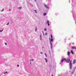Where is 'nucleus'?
I'll use <instances>...</instances> for the list:
<instances>
[{"instance_id": "f257e3e1", "label": "nucleus", "mask_w": 76, "mask_h": 76, "mask_svg": "<svg viewBox=\"0 0 76 76\" xmlns=\"http://www.w3.org/2000/svg\"><path fill=\"white\" fill-rule=\"evenodd\" d=\"M66 61L67 63H70V62L71 61V63H72V60H70V59L69 58H68L67 59H66Z\"/></svg>"}, {"instance_id": "f03ea898", "label": "nucleus", "mask_w": 76, "mask_h": 76, "mask_svg": "<svg viewBox=\"0 0 76 76\" xmlns=\"http://www.w3.org/2000/svg\"><path fill=\"white\" fill-rule=\"evenodd\" d=\"M71 61L70 62V63L69 64L70 66V69H72V64L71 63Z\"/></svg>"}, {"instance_id": "7ed1b4c3", "label": "nucleus", "mask_w": 76, "mask_h": 76, "mask_svg": "<svg viewBox=\"0 0 76 76\" xmlns=\"http://www.w3.org/2000/svg\"><path fill=\"white\" fill-rule=\"evenodd\" d=\"M64 61H66V59L65 58H64L63 59H62L61 61V62H63Z\"/></svg>"}, {"instance_id": "20e7f679", "label": "nucleus", "mask_w": 76, "mask_h": 76, "mask_svg": "<svg viewBox=\"0 0 76 76\" xmlns=\"http://www.w3.org/2000/svg\"><path fill=\"white\" fill-rule=\"evenodd\" d=\"M76 59H74L73 60V64H75V63H76Z\"/></svg>"}, {"instance_id": "39448f33", "label": "nucleus", "mask_w": 76, "mask_h": 76, "mask_svg": "<svg viewBox=\"0 0 76 76\" xmlns=\"http://www.w3.org/2000/svg\"><path fill=\"white\" fill-rule=\"evenodd\" d=\"M72 49H76V48L75 47L72 46L71 47Z\"/></svg>"}, {"instance_id": "423d86ee", "label": "nucleus", "mask_w": 76, "mask_h": 76, "mask_svg": "<svg viewBox=\"0 0 76 76\" xmlns=\"http://www.w3.org/2000/svg\"><path fill=\"white\" fill-rule=\"evenodd\" d=\"M50 22H49V21H47V23H48V26H50Z\"/></svg>"}, {"instance_id": "0eeeda50", "label": "nucleus", "mask_w": 76, "mask_h": 76, "mask_svg": "<svg viewBox=\"0 0 76 76\" xmlns=\"http://www.w3.org/2000/svg\"><path fill=\"white\" fill-rule=\"evenodd\" d=\"M50 44H51V49H52V48H53L52 46V43L51 42H50Z\"/></svg>"}, {"instance_id": "6e6552de", "label": "nucleus", "mask_w": 76, "mask_h": 76, "mask_svg": "<svg viewBox=\"0 0 76 76\" xmlns=\"http://www.w3.org/2000/svg\"><path fill=\"white\" fill-rule=\"evenodd\" d=\"M67 54L68 56H70V52H68Z\"/></svg>"}, {"instance_id": "1a4fd4ad", "label": "nucleus", "mask_w": 76, "mask_h": 76, "mask_svg": "<svg viewBox=\"0 0 76 76\" xmlns=\"http://www.w3.org/2000/svg\"><path fill=\"white\" fill-rule=\"evenodd\" d=\"M50 42H53V39L51 38V39L50 40Z\"/></svg>"}, {"instance_id": "9d476101", "label": "nucleus", "mask_w": 76, "mask_h": 76, "mask_svg": "<svg viewBox=\"0 0 76 76\" xmlns=\"http://www.w3.org/2000/svg\"><path fill=\"white\" fill-rule=\"evenodd\" d=\"M45 7H46V8H48V6H47V5H45Z\"/></svg>"}, {"instance_id": "9b49d317", "label": "nucleus", "mask_w": 76, "mask_h": 76, "mask_svg": "<svg viewBox=\"0 0 76 76\" xmlns=\"http://www.w3.org/2000/svg\"><path fill=\"white\" fill-rule=\"evenodd\" d=\"M71 53L72 54H74V53H73V50H72L71 51Z\"/></svg>"}, {"instance_id": "f8f14e48", "label": "nucleus", "mask_w": 76, "mask_h": 76, "mask_svg": "<svg viewBox=\"0 0 76 76\" xmlns=\"http://www.w3.org/2000/svg\"><path fill=\"white\" fill-rule=\"evenodd\" d=\"M46 14H47V13H44L43 14V15H44V16H45Z\"/></svg>"}, {"instance_id": "ddd939ff", "label": "nucleus", "mask_w": 76, "mask_h": 76, "mask_svg": "<svg viewBox=\"0 0 76 76\" xmlns=\"http://www.w3.org/2000/svg\"><path fill=\"white\" fill-rule=\"evenodd\" d=\"M45 60L46 61V63H47L48 61H47V58H45Z\"/></svg>"}, {"instance_id": "4468645a", "label": "nucleus", "mask_w": 76, "mask_h": 76, "mask_svg": "<svg viewBox=\"0 0 76 76\" xmlns=\"http://www.w3.org/2000/svg\"><path fill=\"white\" fill-rule=\"evenodd\" d=\"M47 31V28H45L44 29V31Z\"/></svg>"}, {"instance_id": "2eb2a0df", "label": "nucleus", "mask_w": 76, "mask_h": 76, "mask_svg": "<svg viewBox=\"0 0 76 76\" xmlns=\"http://www.w3.org/2000/svg\"><path fill=\"white\" fill-rule=\"evenodd\" d=\"M34 11H35V12L36 13H37V10H34Z\"/></svg>"}, {"instance_id": "dca6fc26", "label": "nucleus", "mask_w": 76, "mask_h": 76, "mask_svg": "<svg viewBox=\"0 0 76 76\" xmlns=\"http://www.w3.org/2000/svg\"><path fill=\"white\" fill-rule=\"evenodd\" d=\"M50 36L51 38H53V36H52V35L51 34Z\"/></svg>"}, {"instance_id": "f3484780", "label": "nucleus", "mask_w": 76, "mask_h": 76, "mask_svg": "<svg viewBox=\"0 0 76 76\" xmlns=\"http://www.w3.org/2000/svg\"><path fill=\"white\" fill-rule=\"evenodd\" d=\"M18 9H22V7H19L18 8Z\"/></svg>"}, {"instance_id": "a211bd4d", "label": "nucleus", "mask_w": 76, "mask_h": 76, "mask_svg": "<svg viewBox=\"0 0 76 76\" xmlns=\"http://www.w3.org/2000/svg\"><path fill=\"white\" fill-rule=\"evenodd\" d=\"M5 73H7V72H5L4 73V74H5Z\"/></svg>"}, {"instance_id": "6ab92c4d", "label": "nucleus", "mask_w": 76, "mask_h": 76, "mask_svg": "<svg viewBox=\"0 0 76 76\" xmlns=\"http://www.w3.org/2000/svg\"><path fill=\"white\" fill-rule=\"evenodd\" d=\"M3 31V30H1V31L0 30V32H2V31Z\"/></svg>"}, {"instance_id": "aec40b11", "label": "nucleus", "mask_w": 76, "mask_h": 76, "mask_svg": "<svg viewBox=\"0 0 76 76\" xmlns=\"http://www.w3.org/2000/svg\"><path fill=\"white\" fill-rule=\"evenodd\" d=\"M40 40H41V35L40 36Z\"/></svg>"}, {"instance_id": "412c9836", "label": "nucleus", "mask_w": 76, "mask_h": 76, "mask_svg": "<svg viewBox=\"0 0 76 76\" xmlns=\"http://www.w3.org/2000/svg\"><path fill=\"white\" fill-rule=\"evenodd\" d=\"M30 61H34V59H31Z\"/></svg>"}, {"instance_id": "4be33fe9", "label": "nucleus", "mask_w": 76, "mask_h": 76, "mask_svg": "<svg viewBox=\"0 0 76 76\" xmlns=\"http://www.w3.org/2000/svg\"><path fill=\"white\" fill-rule=\"evenodd\" d=\"M45 35H47V33H46L45 34Z\"/></svg>"}, {"instance_id": "5701e85b", "label": "nucleus", "mask_w": 76, "mask_h": 76, "mask_svg": "<svg viewBox=\"0 0 76 76\" xmlns=\"http://www.w3.org/2000/svg\"><path fill=\"white\" fill-rule=\"evenodd\" d=\"M5 45H7V43H5Z\"/></svg>"}, {"instance_id": "b1692460", "label": "nucleus", "mask_w": 76, "mask_h": 76, "mask_svg": "<svg viewBox=\"0 0 76 76\" xmlns=\"http://www.w3.org/2000/svg\"><path fill=\"white\" fill-rule=\"evenodd\" d=\"M3 10H4V9H3L2 10H1V12H3Z\"/></svg>"}, {"instance_id": "393cba45", "label": "nucleus", "mask_w": 76, "mask_h": 76, "mask_svg": "<svg viewBox=\"0 0 76 76\" xmlns=\"http://www.w3.org/2000/svg\"><path fill=\"white\" fill-rule=\"evenodd\" d=\"M9 23H7V25H9Z\"/></svg>"}, {"instance_id": "a878e982", "label": "nucleus", "mask_w": 76, "mask_h": 76, "mask_svg": "<svg viewBox=\"0 0 76 76\" xmlns=\"http://www.w3.org/2000/svg\"><path fill=\"white\" fill-rule=\"evenodd\" d=\"M45 55L47 57V55L45 53Z\"/></svg>"}, {"instance_id": "bb28decb", "label": "nucleus", "mask_w": 76, "mask_h": 76, "mask_svg": "<svg viewBox=\"0 0 76 76\" xmlns=\"http://www.w3.org/2000/svg\"><path fill=\"white\" fill-rule=\"evenodd\" d=\"M40 54H42V52H41V53H40Z\"/></svg>"}, {"instance_id": "cd10ccee", "label": "nucleus", "mask_w": 76, "mask_h": 76, "mask_svg": "<svg viewBox=\"0 0 76 76\" xmlns=\"http://www.w3.org/2000/svg\"><path fill=\"white\" fill-rule=\"evenodd\" d=\"M17 66H18V67H19V65H17Z\"/></svg>"}, {"instance_id": "c85d7f7f", "label": "nucleus", "mask_w": 76, "mask_h": 76, "mask_svg": "<svg viewBox=\"0 0 76 76\" xmlns=\"http://www.w3.org/2000/svg\"><path fill=\"white\" fill-rule=\"evenodd\" d=\"M35 31H37V28H36Z\"/></svg>"}, {"instance_id": "c756f323", "label": "nucleus", "mask_w": 76, "mask_h": 76, "mask_svg": "<svg viewBox=\"0 0 76 76\" xmlns=\"http://www.w3.org/2000/svg\"><path fill=\"white\" fill-rule=\"evenodd\" d=\"M52 76H53V74L52 75Z\"/></svg>"}, {"instance_id": "7c9ffc66", "label": "nucleus", "mask_w": 76, "mask_h": 76, "mask_svg": "<svg viewBox=\"0 0 76 76\" xmlns=\"http://www.w3.org/2000/svg\"><path fill=\"white\" fill-rule=\"evenodd\" d=\"M31 64V63L30 62Z\"/></svg>"}, {"instance_id": "2f4dec72", "label": "nucleus", "mask_w": 76, "mask_h": 76, "mask_svg": "<svg viewBox=\"0 0 76 76\" xmlns=\"http://www.w3.org/2000/svg\"><path fill=\"white\" fill-rule=\"evenodd\" d=\"M32 7H33V5H32Z\"/></svg>"}, {"instance_id": "473e14b6", "label": "nucleus", "mask_w": 76, "mask_h": 76, "mask_svg": "<svg viewBox=\"0 0 76 76\" xmlns=\"http://www.w3.org/2000/svg\"><path fill=\"white\" fill-rule=\"evenodd\" d=\"M9 10H10V9H9Z\"/></svg>"}, {"instance_id": "72a5a7b5", "label": "nucleus", "mask_w": 76, "mask_h": 76, "mask_svg": "<svg viewBox=\"0 0 76 76\" xmlns=\"http://www.w3.org/2000/svg\"><path fill=\"white\" fill-rule=\"evenodd\" d=\"M43 34H44V32H43Z\"/></svg>"}, {"instance_id": "f704fd0d", "label": "nucleus", "mask_w": 76, "mask_h": 76, "mask_svg": "<svg viewBox=\"0 0 76 76\" xmlns=\"http://www.w3.org/2000/svg\"><path fill=\"white\" fill-rule=\"evenodd\" d=\"M72 37H73V36H72Z\"/></svg>"}, {"instance_id": "c9c22d12", "label": "nucleus", "mask_w": 76, "mask_h": 76, "mask_svg": "<svg viewBox=\"0 0 76 76\" xmlns=\"http://www.w3.org/2000/svg\"><path fill=\"white\" fill-rule=\"evenodd\" d=\"M44 35V34H43Z\"/></svg>"}]
</instances>
